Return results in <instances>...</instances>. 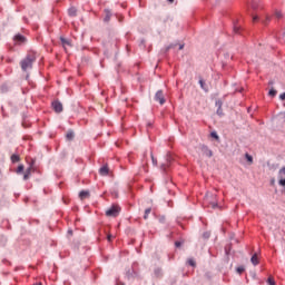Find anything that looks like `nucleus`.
Instances as JSON below:
<instances>
[{
  "label": "nucleus",
  "instance_id": "34",
  "mask_svg": "<svg viewBox=\"0 0 285 285\" xmlns=\"http://www.w3.org/2000/svg\"><path fill=\"white\" fill-rule=\"evenodd\" d=\"M105 21H110V14L107 13V17L105 18Z\"/></svg>",
  "mask_w": 285,
  "mask_h": 285
},
{
  "label": "nucleus",
  "instance_id": "17",
  "mask_svg": "<svg viewBox=\"0 0 285 285\" xmlns=\"http://www.w3.org/2000/svg\"><path fill=\"white\" fill-rule=\"evenodd\" d=\"M30 173H31V169H30V168H28V169L24 171V175H23L24 181L28 180V179H30Z\"/></svg>",
  "mask_w": 285,
  "mask_h": 285
},
{
  "label": "nucleus",
  "instance_id": "33",
  "mask_svg": "<svg viewBox=\"0 0 285 285\" xmlns=\"http://www.w3.org/2000/svg\"><path fill=\"white\" fill-rule=\"evenodd\" d=\"M107 239H108V242H112V235L109 234V235L107 236Z\"/></svg>",
  "mask_w": 285,
  "mask_h": 285
},
{
  "label": "nucleus",
  "instance_id": "23",
  "mask_svg": "<svg viewBox=\"0 0 285 285\" xmlns=\"http://www.w3.org/2000/svg\"><path fill=\"white\" fill-rule=\"evenodd\" d=\"M245 157H246L248 163L253 164V156L246 154Z\"/></svg>",
  "mask_w": 285,
  "mask_h": 285
},
{
  "label": "nucleus",
  "instance_id": "11",
  "mask_svg": "<svg viewBox=\"0 0 285 285\" xmlns=\"http://www.w3.org/2000/svg\"><path fill=\"white\" fill-rule=\"evenodd\" d=\"M250 262L254 266H257V264H259V258L257 257V254H254L252 256Z\"/></svg>",
  "mask_w": 285,
  "mask_h": 285
},
{
  "label": "nucleus",
  "instance_id": "32",
  "mask_svg": "<svg viewBox=\"0 0 285 285\" xmlns=\"http://www.w3.org/2000/svg\"><path fill=\"white\" fill-rule=\"evenodd\" d=\"M258 17L257 16H253V22L255 23V22H257L258 21Z\"/></svg>",
  "mask_w": 285,
  "mask_h": 285
},
{
  "label": "nucleus",
  "instance_id": "10",
  "mask_svg": "<svg viewBox=\"0 0 285 285\" xmlns=\"http://www.w3.org/2000/svg\"><path fill=\"white\" fill-rule=\"evenodd\" d=\"M60 41H61V43H62V46H63V48L66 49V46H72V43L70 42V40H68V39H66V38H63V37H61L60 38Z\"/></svg>",
  "mask_w": 285,
  "mask_h": 285
},
{
  "label": "nucleus",
  "instance_id": "40",
  "mask_svg": "<svg viewBox=\"0 0 285 285\" xmlns=\"http://www.w3.org/2000/svg\"><path fill=\"white\" fill-rule=\"evenodd\" d=\"M169 1V3H175V0H168Z\"/></svg>",
  "mask_w": 285,
  "mask_h": 285
},
{
  "label": "nucleus",
  "instance_id": "27",
  "mask_svg": "<svg viewBox=\"0 0 285 285\" xmlns=\"http://www.w3.org/2000/svg\"><path fill=\"white\" fill-rule=\"evenodd\" d=\"M267 282H268L269 285H275V279H273V277H269L267 279Z\"/></svg>",
  "mask_w": 285,
  "mask_h": 285
},
{
  "label": "nucleus",
  "instance_id": "21",
  "mask_svg": "<svg viewBox=\"0 0 285 285\" xmlns=\"http://www.w3.org/2000/svg\"><path fill=\"white\" fill-rule=\"evenodd\" d=\"M269 97H275V95H277V90H275L274 88H272L268 92Z\"/></svg>",
  "mask_w": 285,
  "mask_h": 285
},
{
  "label": "nucleus",
  "instance_id": "16",
  "mask_svg": "<svg viewBox=\"0 0 285 285\" xmlns=\"http://www.w3.org/2000/svg\"><path fill=\"white\" fill-rule=\"evenodd\" d=\"M66 137H67L68 141H72L75 139V132L68 131Z\"/></svg>",
  "mask_w": 285,
  "mask_h": 285
},
{
  "label": "nucleus",
  "instance_id": "42",
  "mask_svg": "<svg viewBox=\"0 0 285 285\" xmlns=\"http://www.w3.org/2000/svg\"><path fill=\"white\" fill-rule=\"evenodd\" d=\"M38 285H42L41 283H39Z\"/></svg>",
  "mask_w": 285,
  "mask_h": 285
},
{
  "label": "nucleus",
  "instance_id": "1",
  "mask_svg": "<svg viewBox=\"0 0 285 285\" xmlns=\"http://www.w3.org/2000/svg\"><path fill=\"white\" fill-rule=\"evenodd\" d=\"M32 63H35V56H27L21 62V70L23 72H28V70H32Z\"/></svg>",
  "mask_w": 285,
  "mask_h": 285
},
{
  "label": "nucleus",
  "instance_id": "29",
  "mask_svg": "<svg viewBox=\"0 0 285 285\" xmlns=\"http://www.w3.org/2000/svg\"><path fill=\"white\" fill-rule=\"evenodd\" d=\"M278 184H279V186H285V178H281V179L278 180Z\"/></svg>",
  "mask_w": 285,
  "mask_h": 285
},
{
  "label": "nucleus",
  "instance_id": "41",
  "mask_svg": "<svg viewBox=\"0 0 285 285\" xmlns=\"http://www.w3.org/2000/svg\"><path fill=\"white\" fill-rule=\"evenodd\" d=\"M281 115H282V117H284V118H285V111H284V112H282Z\"/></svg>",
  "mask_w": 285,
  "mask_h": 285
},
{
  "label": "nucleus",
  "instance_id": "3",
  "mask_svg": "<svg viewBox=\"0 0 285 285\" xmlns=\"http://www.w3.org/2000/svg\"><path fill=\"white\" fill-rule=\"evenodd\" d=\"M155 101H158L160 106H164L166 104V98L164 97V91L158 90L155 95Z\"/></svg>",
  "mask_w": 285,
  "mask_h": 285
},
{
  "label": "nucleus",
  "instance_id": "13",
  "mask_svg": "<svg viewBox=\"0 0 285 285\" xmlns=\"http://www.w3.org/2000/svg\"><path fill=\"white\" fill-rule=\"evenodd\" d=\"M199 86L203 90H205V92H208V87L206 86V82L202 78L199 79Z\"/></svg>",
  "mask_w": 285,
  "mask_h": 285
},
{
  "label": "nucleus",
  "instance_id": "36",
  "mask_svg": "<svg viewBox=\"0 0 285 285\" xmlns=\"http://www.w3.org/2000/svg\"><path fill=\"white\" fill-rule=\"evenodd\" d=\"M175 246H176L177 248H179V246H181V243L176 242V243H175Z\"/></svg>",
  "mask_w": 285,
  "mask_h": 285
},
{
  "label": "nucleus",
  "instance_id": "28",
  "mask_svg": "<svg viewBox=\"0 0 285 285\" xmlns=\"http://www.w3.org/2000/svg\"><path fill=\"white\" fill-rule=\"evenodd\" d=\"M275 17H277V19H282V11H276Z\"/></svg>",
  "mask_w": 285,
  "mask_h": 285
},
{
  "label": "nucleus",
  "instance_id": "24",
  "mask_svg": "<svg viewBox=\"0 0 285 285\" xmlns=\"http://www.w3.org/2000/svg\"><path fill=\"white\" fill-rule=\"evenodd\" d=\"M237 273H239V275H242V273H244L245 268L244 266L237 267L236 268Z\"/></svg>",
  "mask_w": 285,
  "mask_h": 285
},
{
  "label": "nucleus",
  "instance_id": "15",
  "mask_svg": "<svg viewBox=\"0 0 285 285\" xmlns=\"http://www.w3.org/2000/svg\"><path fill=\"white\" fill-rule=\"evenodd\" d=\"M168 166H170V159H167V161L164 163L160 168L161 170H164V173H166Z\"/></svg>",
  "mask_w": 285,
  "mask_h": 285
},
{
  "label": "nucleus",
  "instance_id": "5",
  "mask_svg": "<svg viewBox=\"0 0 285 285\" xmlns=\"http://www.w3.org/2000/svg\"><path fill=\"white\" fill-rule=\"evenodd\" d=\"M13 40L19 46H21V43H26V37H23L22 35H19V33L14 36Z\"/></svg>",
  "mask_w": 285,
  "mask_h": 285
},
{
  "label": "nucleus",
  "instance_id": "6",
  "mask_svg": "<svg viewBox=\"0 0 285 285\" xmlns=\"http://www.w3.org/2000/svg\"><path fill=\"white\" fill-rule=\"evenodd\" d=\"M202 150H203V154H204L206 157H213V150H210L208 147L203 146V147H202Z\"/></svg>",
  "mask_w": 285,
  "mask_h": 285
},
{
  "label": "nucleus",
  "instance_id": "37",
  "mask_svg": "<svg viewBox=\"0 0 285 285\" xmlns=\"http://www.w3.org/2000/svg\"><path fill=\"white\" fill-rule=\"evenodd\" d=\"M153 159V164H157V159H155V157L151 156Z\"/></svg>",
  "mask_w": 285,
  "mask_h": 285
},
{
  "label": "nucleus",
  "instance_id": "38",
  "mask_svg": "<svg viewBox=\"0 0 285 285\" xmlns=\"http://www.w3.org/2000/svg\"><path fill=\"white\" fill-rule=\"evenodd\" d=\"M234 32H239V28L235 27Z\"/></svg>",
  "mask_w": 285,
  "mask_h": 285
},
{
  "label": "nucleus",
  "instance_id": "7",
  "mask_svg": "<svg viewBox=\"0 0 285 285\" xmlns=\"http://www.w3.org/2000/svg\"><path fill=\"white\" fill-rule=\"evenodd\" d=\"M79 197H80L81 200L88 199V198L90 197V191H88V190H81V191L79 193Z\"/></svg>",
  "mask_w": 285,
  "mask_h": 285
},
{
  "label": "nucleus",
  "instance_id": "9",
  "mask_svg": "<svg viewBox=\"0 0 285 285\" xmlns=\"http://www.w3.org/2000/svg\"><path fill=\"white\" fill-rule=\"evenodd\" d=\"M250 8L252 10H257V8H259V0H252Z\"/></svg>",
  "mask_w": 285,
  "mask_h": 285
},
{
  "label": "nucleus",
  "instance_id": "39",
  "mask_svg": "<svg viewBox=\"0 0 285 285\" xmlns=\"http://www.w3.org/2000/svg\"><path fill=\"white\" fill-rule=\"evenodd\" d=\"M179 50H184V45H181V46L179 47Z\"/></svg>",
  "mask_w": 285,
  "mask_h": 285
},
{
  "label": "nucleus",
  "instance_id": "20",
  "mask_svg": "<svg viewBox=\"0 0 285 285\" xmlns=\"http://www.w3.org/2000/svg\"><path fill=\"white\" fill-rule=\"evenodd\" d=\"M216 106H218L217 115H222V101H216Z\"/></svg>",
  "mask_w": 285,
  "mask_h": 285
},
{
  "label": "nucleus",
  "instance_id": "12",
  "mask_svg": "<svg viewBox=\"0 0 285 285\" xmlns=\"http://www.w3.org/2000/svg\"><path fill=\"white\" fill-rule=\"evenodd\" d=\"M20 160H21V158L19 157V155L13 154V155L11 156V161H12V164H19Z\"/></svg>",
  "mask_w": 285,
  "mask_h": 285
},
{
  "label": "nucleus",
  "instance_id": "19",
  "mask_svg": "<svg viewBox=\"0 0 285 285\" xmlns=\"http://www.w3.org/2000/svg\"><path fill=\"white\" fill-rule=\"evenodd\" d=\"M23 170H24L23 165H19L16 173H17V175H21V173H23Z\"/></svg>",
  "mask_w": 285,
  "mask_h": 285
},
{
  "label": "nucleus",
  "instance_id": "14",
  "mask_svg": "<svg viewBox=\"0 0 285 285\" xmlns=\"http://www.w3.org/2000/svg\"><path fill=\"white\" fill-rule=\"evenodd\" d=\"M68 12L69 17H77V9L75 7L70 8Z\"/></svg>",
  "mask_w": 285,
  "mask_h": 285
},
{
  "label": "nucleus",
  "instance_id": "22",
  "mask_svg": "<svg viewBox=\"0 0 285 285\" xmlns=\"http://www.w3.org/2000/svg\"><path fill=\"white\" fill-rule=\"evenodd\" d=\"M151 210H153V209H150V208H147V209L145 210L144 219H148V215L151 213Z\"/></svg>",
  "mask_w": 285,
  "mask_h": 285
},
{
  "label": "nucleus",
  "instance_id": "35",
  "mask_svg": "<svg viewBox=\"0 0 285 285\" xmlns=\"http://www.w3.org/2000/svg\"><path fill=\"white\" fill-rule=\"evenodd\" d=\"M210 206H212V208H217V204L216 203H212Z\"/></svg>",
  "mask_w": 285,
  "mask_h": 285
},
{
  "label": "nucleus",
  "instance_id": "25",
  "mask_svg": "<svg viewBox=\"0 0 285 285\" xmlns=\"http://www.w3.org/2000/svg\"><path fill=\"white\" fill-rule=\"evenodd\" d=\"M210 137H213V139H219V136L215 131L210 134Z\"/></svg>",
  "mask_w": 285,
  "mask_h": 285
},
{
  "label": "nucleus",
  "instance_id": "2",
  "mask_svg": "<svg viewBox=\"0 0 285 285\" xmlns=\"http://www.w3.org/2000/svg\"><path fill=\"white\" fill-rule=\"evenodd\" d=\"M119 213H121V207L118 205H112L109 209L106 210L107 217H118Z\"/></svg>",
  "mask_w": 285,
  "mask_h": 285
},
{
  "label": "nucleus",
  "instance_id": "26",
  "mask_svg": "<svg viewBox=\"0 0 285 285\" xmlns=\"http://www.w3.org/2000/svg\"><path fill=\"white\" fill-rule=\"evenodd\" d=\"M188 264H189V266H196L195 259H193V258L188 259Z\"/></svg>",
  "mask_w": 285,
  "mask_h": 285
},
{
  "label": "nucleus",
  "instance_id": "18",
  "mask_svg": "<svg viewBox=\"0 0 285 285\" xmlns=\"http://www.w3.org/2000/svg\"><path fill=\"white\" fill-rule=\"evenodd\" d=\"M284 176H285V167L281 168L279 171H278L279 179H283Z\"/></svg>",
  "mask_w": 285,
  "mask_h": 285
},
{
  "label": "nucleus",
  "instance_id": "30",
  "mask_svg": "<svg viewBox=\"0 0 285 285\" xmlns=\"http://www.w3.org/2000/svg\"><path fill=\"white\" fill-rule=\"evenodd\" d=\"M203 237H204L205 239H208V238L210 237V233H208V232L204 233V234H203Z\"/></svg>",
  "mask_w": 285,
  "mask_h": 285
},
{
  "label": "nucleus",
  "instance_id": "4",
  "mask_svg": "<svg viewBox=\"0 0 285 285\" xmlns=\"http://www.w3.org/2000/svg\"><path fill=\"white\" fill-rule=\"evenodd\" d=\"M52 108H53L55 112H63V105L58 100H55L52 102Z\"/></svg>",
  "mask_w": 285,
  "mask_h": 285
},
{
  "label": "nucleus",
  "instance_id": "8",
  "mask_svg": "<svg viewBox=\"0 0 285 285\" xmlns=\"http://www.w3.org/2000/svg\"><path fill=\"white\" fill-rule=\"evenodd\" d=\"M108 173H109L108 165H105V166H102V167L99 169V174H100L102 177H106V175H108Z\"/></svg>",
  "mask_w": 285,
  "mask_h": 285
},
{
  "label": "nucleus",
  "instance_id": "31",
  "mask_svg": "<svg viewBox=\"0 0 285 285\" xmlns=\"http://www.w3.org/2000/svg\"><path fill=\"white\" fill-rule=\"evenodd\" d=\"M279 99H282V101H285V92L279 95Z\"/></svg>",
  "mask_w": 285,
  "mask_h": 285
}]
</instances>
